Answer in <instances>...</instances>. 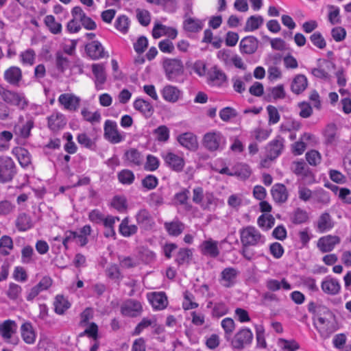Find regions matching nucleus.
Wrapping results in <instances>:
<instances>
[{
    "label": "nucleus",
    "mask_w": 351,
    "mask_h": 351,
    "mask_svg": "<svg viewBox=\"0 0 351 351\" xmlns=\"http://www.w3.org/2000/svg\"><path fill=\"white\" fill-rule=\"evenodd\" d=\"M161 93L165 101L172 103L178 100L180 94V90L176 86L171 85L165 86Z\"/></svg>",
    "instance_id": "obj_40"
},
{
    "label": "nucleus",
    "mask_w": 351,
    "mask_h": 351,
    "mask_svg": "<svg viewBox=\"0 0 351 351\" xmlns=\"http://www.w3.org/2000/svg\"><path fill=\"white\" fill-rule=\"evenodd\" d=\"M134 108L141 113H142L146 117H150L154 113L153 106L147 100L138 98L133 104Z\"/></svg>",
    "instance_id": "obj_32"
},
{
    "label": "nucleus",
    "mask_w": 351,
    "mask_h": 351,
    "mask_svg": "<svg viewBox=\"0 0 351 351\" xmlns=\"http://www.w3.org/2000/svg\"><path fill=\"white\" fill-rule=\"evenodd\" d=\"M221 326L225 332V338L229 339L235 329V324L232 318L226 317L221 321Z\"/></svg>",
    "instance_id": "obj_58"
},
{
    "label": "nucleus",
    "mask_w": 351,
    "mask_h": 351,
    "mask_svg": "<svg viewBox=\"0 0 351 351\" xmlns=\"http://www.w3.org/2000/svg\"><path fill=\"white\" fill-rule=\"evenodd\" d=\"M240 239L243 246H259L265 242V237L255 227L248 226L239 230Z\"/></svg>",
    "instance_id": "obj_2"
},
{
    "label": "nucleus",
    "mask_w": 351,
    "mask_h": 351,
    "mask_svg": "<svg viewBox=\"0 0 351 351\" xmlns=\"http://www.w3.org/2000/svg\"><path fill=\"white\" fill-rule=\"evenodd\" d=\"M32 226L33 223L30 217L25 213L20 214L16 220V226L20 231H26L30 229Z\"/></svg>",
    "instance_id": "obj_44"
},
{
    "label": "nucleus",
    "mask_w": 351,
    "mask_h": 351,
    "mask_svg": "<svg viewBox=\"0 0 351 351\" xmlns=\"http://www.w3.org/2000/svg\"><path fill=\"white\" fill-rule=\"evenodd\" d=\"M81 114L84 120L92 124L99 123L101 121V114L99 111L92 112L87 108H83Z\"/></svg>",
    "instance_id": "obj_50"
},
{
    "label": "nucleus",
    "mask_w": 351,
    "mask_h": 351,
    "mask_svg": "<svg viewBox=\"0 0 351 351\" xmlns=\"http://www.w3.org/2000/svg\"><path fill=\"white\" fill-rule=\"evenodd\" d=\"M308 219V213L300 208L295 209L291 216V221L295 224L305 223Z\"/></svg>",
    "instance_id": "obj_49"
},
{
    "label": "nucleus",
    "mask_w": 351,
    "mask_h": 351,
    "mask_svg": "<svg viewBox=\"0 0 351 351\" xmlns=\"http://www.w3.org/2000/svg\"><path fill=\"white\" fill-rule=\"evenodd\" d=\"M254 339L252 330L246 327L239 329L232 338L230 345L234 350H243L250 346Z\"/></svg>",
    "instance_id": "obj_4"
},
{
    "label": "nucleus",
    "mask_w": 351,
    "mask_h": 351,
    "mask_svg": "<svg viewBox=\"0 0 351 351\" xmlns=\"http://www.w3.org/2000/svg\"><path fill=\"white\" fill-rule=\"evenodd\" d=\"M165 165L176 172H181L185 165V161L182 156H179L171 151H165L161 153Z\"/></svg>",
    "instance_id": "obj_7"
},
{
    "label": "nucleus",
    "mask_w": 351,
    "mask_h": 351,
    "mask_svg": "<svg viewBox=\"0 0 351 351\" xmlns=\"http://www.w3.org/2000/svg\"><path fill=\"white\" fill-rule=\"evenodd\" d=\"M44 23L51 33L59 34L62 32L61 23L57 22L53 15H47L45 17Z\"/></svg>",
    "instance_id": "obj_45"
},
{
    "label": "nucleus",
    "mask_w": 351,
    "mask_h": 351,
    "mask_svg": "<svg viewBox=\"0 0 351 351\" xmlns=\"http://www.w3.org/2000/svg\"><path fill=\"white\" fill-rule=\"evenodd\" d=\"M233 174L234 176H237L241 179L245 180L250 176L251 170L247 165L239 163L234 167Z\"/></svg>",
    "instance_id": "obj_46"
},
{
    "label": "nucleus",
    "mask_w": 351,
    "mask_h": 351,
    "mask_svg": "<svg viewBox=\"0 0 351 351\" xmlns=\"http://www.w3.org/2000/svg\"><path fill=\"white\" fill-rule=\"evenodd\" d=\"M104 129L105 138L111 143L117 144L123 141V138L119 132L115 121L106 120L104 123Z\"/></svg>",
    "instance_id": "obj_11"
},
{
    "label": "nucleus",
    "mask_w": 351,
    "mask_h": 351,
    "mask_svg": "<svg viewBox=\"0 0 351 351\" xmlns=\"http://www.w3.org/2000/svg\"><path fill=\"white\" fill-rule=\"evenodd\" d=\"M267 92L268 93L266 95L265 97L268 101L282 99L286 96V93L282 84L269 88L267 89Z\"/></svg>",
    "instance_id": "obj_41"
},
{
    "label": "nucleus",
    "mask_w": 351,
    "mask_h": 351,
    "mask_svg": "<svg viewBox=\"0 0 351 351\" xmlns=\"http://www.w3.org/2000/svg\"><path fill=\"white\" fill-rule=\"evenodd\" d=\"M257 223L259 227L264 228L265 230H269L273 227L275 223L274 217L271 215H261L257 220Z\"/></svg>",
    "instance_id": "obj_54"
},
{
    "label": "nucleus",
    "mask_w": 351,
    "mask_h": 351,
    "mask_svg": "<svg viewBox=\"0 0 351 351\" xmlns=\"http://www.w3.org/2000/svg\"><path fill=\"white\" fill-rule=\"evenodd\" d=\"M179 143L189 150H195L198 143L197 137L191 132H185L179 135L177 138Z\"/></svg>",
    "instance_id": "obj_27"
},
{
    "label": "nucleus",
    "mask_w": 351,
    "mask_h": 351,
    "mask_svg": "<svg viewBox=\"0 0 351 351\" xmlns=\"http://www.w3.org/2000/svg\"><path fill=\"white\" fill-rule=\"evenodd\" d=\"M164 226L168 234L173 237L180 235L185 228L184 224L178 219L170 222H165Z\"/></svg>",
    "instance_id": "obj_36"
},
{
    "label": "nucleus",
    "mask_w": 351,
    "mask_h": 351,
    "mask_svg": "<svg viewBox=\"0 0 351 351\" xmlns=\"http://www.w3.org/2000/svg\"><path fill=\"white\" fill-rule=\"evenodd\" d=\"M92 71L95 77L96 88L99 90L102 88V85L106 82V75L105 68L103 64H93L92 65Z\"/></svg>",
    "instance_id": "obj_31"
},
{
    "label": "nucleus",
    "mask_w": 351,
    "mask_h": 351,
    "mask_svg": "<svg viewBox=\"0 0 351 351\" xmlns=\"http://www.w3.org/2000/svg\"><path fill=\"white\" fill-rule=\"evenodd\" d=\"M162 66L167 78L174 81L184 73V65L181 60L177 58H167L163 61Z\"/></svg>",
    "instance_id": "obj_5"
},
{
    "label": "nucleus",
    "mask_w": 351,
    "mask_h": 351,
    "mask_svg": "<svg viewBox=\"0 0 351 351\" xmlns=\"http://www.w3.org/2000/svg\"><path fill=\"white\" fill-rule=\"evenodd\" d=\"M204 23L202 20L187 16L183 22V27L189 32H198L203 29Z\"/></svg>",
    "instance_id": "obj_33"
},
{
    "label": "nucleus",
    "mask_w": 351,
    "mask_h": 351,
    "mask_svg": "<svg viewBox=\"0 0 351 351\" xmlns=\"http://www.w3.org/2000/svg\"><path fill=\"white\" fill-rule=\"evenodd\" d=\"M148 301L154 310L161 311L168 305V299L166 293L162 291L149 293L147 295Z\"/></svg>",
    "instance_id": "obj_14"
},
{
    "label": "nucleus",
    "mask_w": 351,
    "mask_h": 351,
    "mask_svg": "<svg viewBox=\"0 0 351 351\" xmlns=\"http://www.w3.org/2000/svg\"><path fill=\"white\" fill-rule=\"evenodd\" d=\"M138 231V226L134 224H130V220L128 217L122 219L119 226V233L124 237H130Z\"/></svg>",
    "instance_id": "obj_34"
},
{
    "label": "nucleus",
    "mask_w": 351,
    "mask_h": 351,
    "mask_svg": "<svg viewBox=\"0 0 351 351\" xmlns=\"http://www.w3.org/2000/svg\"><path fill=\"white\" fill-rule=\"evenodd\" d=\"M56 66L61 73H63L69 67V60L62 52H58L56 54Z\"/></svg>",
    "instance_id": "obj_48"
},
{
    "label": "nucleus",
    "mask_w": 351,
    "mask_h": 351,
    "mask_svg": "<svg viewBox=\"0 0 351 351\" xmlns=\"http://www.w3.org/2000/svg\"><path fill=\"white\" fill-rule=\"evenodd\" d=\"M13 247L12 239L8 236H3L0 239V254L7 256Z\"/></svg>",
    "instance_id": "obj_52"
},
{
    "label": "nucleus",
    "mask_w": 351,
    "mask_h": 351,
    "mask_svg": "<svg viewBox=\"0 0 351 351\" xmlns=\"http://www.w3.org/2000/svg\"><path fill=\"white\" fill-rule=\"evenodd\" d=\"M218 242L211 239L204 241L201 245V250L204 254L215 258L219 254Z\"/></svg>",
    "instance_id": "obj_35"
},
{
    "label": "nucleus",
    "mask_w": 351,
    "mask_h": 351,
    "mask_svg": "<svg viewBox=\"0 0 351 351\" xmlns=\"http://www.w3.org/2000/svg\"><path fill=\"white\" fill-rule=\"evenodd\" d=\"M71 14L75 19H77L82 23V26L85 29L93 30L96 28L97 25L95 21L87 16L80 7H74L71 10Z\"/></svg>",
    "instance_id": "obj_16"
},
{
    "label": "nucleus",
    "mask_w": 351,
    "mask_h": 351,
    "mask_svg": "<svg viewBox=\"0 0 351 351\" xmlns=\"http://www.w3.org/2000/svg\"><path fill=\"white\" fill-rule=\"evenodd\" d=\"M239 274V271L237 269L232 267H226L220 274L219 282L226 288L232 287L236 284Z\"/></svg>",
    "instance_id": "obj_12"
},
{
    "label": "nucleus",
    "mask_w": 351,
    "mask_h": 351,
    "mask_svg": "<svg viewBox=\"0 0 351 351\" xmlns=\"http://www.w3.org/2000/svg\"><path fill=\"white\" fill-rule=\"evenodd\" d=\"M119 262L120 266L124 269L133 268L138 264V259L132 256H119Z\"/></svg>",
    "instance_id": "obj_55"
},
{
    "label": "nucleus",
    "mask_w": 351,
    "mask_h": 351,
    "mask_svg": "<svg viewBox=\"0 0 351 351\" xmlns=\"http://www.w3.org/2000/svg\"><path fill=\"white\" fill-rule=\"evenodd\" d=\"M308 86V80L305 75L302 74L297 75L293 80L291 89V91L297 95L303 92Z\"/></svg>",
    "instance_id": "obj_37"
},
{
    "label": "nucleus",
    "mask_w": 351,
    "mask_h": 351,
    "mask_svg": "<svg viewBox=\"0 0 351 351\" xmlns=\"http://www.w3.org/2000/svg\"><path fill=\"white\" fill-rule=\"evenodd\" d=\"M3 76L8 83L18 86L22 80V71L19 67L12 66L5 71Z\"/></svg>",
    "instance_id": "obj_24"
},
{
    "label": "nucleus",
    "mask_w": 351,
    "mask_h": 351,
    "mask_svg": "<svg viewBox=\"0 0 351 351\" xmlns=\"http://www.w3.org/2000/svg\"><path fill=\"white\" fill-rule=\"evenodd\" d=\"M274 200L278 203H285L289 197L286 186L282 184H274L271 190Z\"/></svg>",
    "instance_id": "obj_29"
},
{
    "label": "nucleus",
    "mask_w": 351,
    "mask_h": 351,
    "mask_svg": "<svg viewBox=\"0 0 351 351\" xmlns=\"http://www.w3.org/2000/svg\"><path fill=\"white\" fill-rule=\"evenodd\" d=\"M130 21L125 15L119 16L115 21V27L121 32L125 34L128 31Z\"/></svg>",
    "instance_id": "obj_62"
},
{
    "label": "nucleus",
    "mask_w": 351,
    "mask_h": 351,
    "mask_svg": "<svg viewBox=\"0 0 351 351\" xmlns=\"http://www.w3.org/2000/svg\"><path fill=\"white\" fill-rule=\"evenodd\" d=\"M23 340L27 344H34L36 341V334L31 322H24L20 328Z\"/></svg>",
    "instance_id": "obj_26"
},
{
    "label": "nucleus",
    "mask_w": 351,
    "mask_h": 351,
    "mask_svg": "<svg viewBox=\"0 0 351 351\" xmlns=\"http://www.w3.org/2000/svg\"><path fill=\"white\" fill-rule=\"evenodd\" d=\"M264 23V19L261 15H253L247 19L244 27L246 32H254L261 27Z\"/></svg>",
    "instance_id": "obj_39"
},
{
    "label": "nucleus",
    "mask_w": 351,
    "mask_h": 351,
    "mask_svg": "<svg viewBox=\"0 0 351 351\" xmlns=\"http://www.w3.org/2000/svg\"><path fill=\"white\" fill-rule=\"evenodd\" d=\"M341 241L340 238L335 235H327L321 237L317 242V247L322 252H331L336 245Z\"/></svg>",
    "instance_id": "obj_20"
},
{
    "label": "nucleus",
    "mask_w": 351,
    "mask_h": 351,
    "mask_svg": "<svg viewBox=\"0 0 351 351\" xmlns=\"http://www.w3.org/2000/svg\"><path fill=\"white\" fill-rule=\"evenodd\" d=\"M160 161L157 157L148 154L144 164V169L148 171H154L159 167Z\"/></svg>",
    "instance_id": "obj_57"
},
{
    "label": "nucleus",
    "mask_w": 351,
    "mask_h": 351,
    "mask_svg": "<svg viewBox=\"0 0 351 351\" xmlns=\"http://www.w3.org/2000/svg\"><path fill=\"white\" fill-rule=\"evenodd\" d=\"M86 51L88 56L93 60H98L108 56L101 43L97 40L87 44L86 45Z\"/></svg>",
    "instance_id": "obj_17"
},
{
    "label": "nucleus",
    "mask_w": 351,
    "mask_h": 351,
    "mask_svg": "<svg viewBox=\"0 0 351 351\" xmlns=\"http://www.w3.org/2000/svg\"><path fill=\"white\" fill-rule=\"evenodd\" d=\"M278 345L282 350L287 351H296L300 348L299 344L295 341H288L284 339H280Z\"/></svg>",
    "instance_id": "obj_63"
},
{
    "label": "nucleus",
    "mask_w": 351,
    "mask_h": 351,
    "mask_svg": "<svg viewBox=\"0 0 351 351\" xmlns=\"http://www.w3.org/2000/svg\"><path fill=\"white\" fill-rule=\"evenodd\" d=\"M256 339L257 346L261 348H265L267 343L265 338V329L262 325H256Z\"/></svg>",
    "instance_id": "obj_60"
},
{
    "label": "nucleus",
    "mask_w": 351,
    "mask_h": 351,
    "mask_svg": "<svg viewBox=\"0 0 351 351\" xmlns=\"http://www.w3.org/2000/svg\"><path fill=\"white\" fill-rule=\"evenodd\" d=\"M16 324L13 320L7 319L0 323V335L8 342L10 341L12 335L16 333Z\"/></svg>",
    "instance_id": "obj_23"
},
{
    "label": "nucleus",
    "mask_w": 351,
    "mask_h": 351,
    "mask_svg": "<svg viewBox=\"0 0 351 351\" xmlns=\"http://www.w3.org/2000/svg\"><path fill=\"white\" fill-rule=\"evenodd\" d=\"M20 58L23 64L32 65L36 58L35 51L32 49H28L21 53Z\"/></svg>",
    "instance_id": "obj_61"
},
{
    "label": "nucleus",
    "mask_w": 351,
    "mask_h": 351,
    "mask_svg": "<svg viewBox=\"0 0 351 351\" xmlns=\"http://www.w3.org/2000/svg\"><path fill=\"white\" fill-rule=\"evenodd\" d=\"M49 128L56 132L64 128L66 124V119L64 115L59 112H53L47 118Z\"/></svg>",
    "instance_id": "obj_21"
},
{
    "label": "nucleus",
    "mask_w": 351,
    "mask_h": 351,
    "mask_svg": "<svg viewBox=\"0 0 351 351\" xmlns=\"http://www.w3.org/2000/svg\"><path fill=\"white\" fill-rule=\"evenodd\" d=\"M321 288L325 293L334 295L339 293L341 285L337 279L326 277L322 281Z\"/></svg>",
    "instance_id": "obj_25"
},
{
    "label": "nucleus",
    "mask_w": 351,
    "mask_h": 351,
    "mask_svg": "<svg viewBox=\"0 0 351 351\" xmlns=\"http://www.w3.org/2000/svg\"><path fill=\"white\" fill-rule=\"evenodd\" d=\"M335 69V65L334 63L330 61H325L322 66L313 69L311 73L317 78L327 80L330 77L329 72Z\"/></svg>",
    "instance_id": "obj_30"
},
{
    "label": "nucleus",
    "mask_w": 351,
    "mask_h": 351,
    "mask_svg": "<svg viewBox=\"0 0 351 351\" xmlns=\"http://www.w3.org/2000/svg\"><path fill=\"white\" fill-rule=\"evenodd\" d=\"M23 117H19V122L14 125V132L15 134L21 138H27L30 136L31 130L34 128V122L33 119H29L25 122L22 123Z\"/></svg>",
    "instance_id": "obj_15"
},
{
    "label": "nucleus",
    "mask_w": 351,
    "mask_h": 351,
    "mask_svg": "<svg viewBox=\"0 0 351 351\" xmlns=\"http://www.w3.org/2000/svg\"><path fill=\"white\" fill-rule=\"evenodd\" d=\"M16 174L15 165L8 156L0 157V182L11 181Z\"/></svg>",
    "instance_id": "obj_6"
},
{
    "label": "nucleus",
    "mask_w": 351,
    "mask_h": 351,
    "mask_svg": "<svg viewBox=\"0 0 351 351\" xmlns=\"http://www.w3.org/2000/svg\"><path fill=\"white\" fill-rule=\"evenodd\" d=\"M315 324L321 337L324 339L328 338L337 330L335 316L330 319L320 317L318 319V322H315Z\"/></svg>",
    "instance_id": "obj_8"
},
{
    "label": "nucleus",
    "mask_w": 351,
    "mask_h": 351,
    "mask_svg": "<svg viewBox=\"0 0 351 351\" xmlns=\"http://www.w3.org/2000/svg\"><path fill=\"white\" fill-rule=\"evenodd\" d=\"M119 181L123 184L130 185L133 183L135 176L134 173L129 169H123L117 175Z\"/></svg>",
    "instance_id": "obj_53"
},
{
    "label": "nucleus",
    "mask_w": 351,
    "mask_h": 351,
    "mask_svg": "<svg viewBox=\"0 0 351 351\" xmlns=\"http://www.w3.org/2000/svg\"><path fill=\"white\" fill-rule=\"evenodd\" d=\"M53 305L55 312L59 315L64 314L71 306L69 302L63 295H60L56 297Z\"/></svg>",
    "instance_id": "obj_43"
},
{
    "label": "nucleus",
    "mask_w": 351,
    "mask_h": 351,
    "mask_svg": "<svg viewBox=\"0 0 351 351\" xmlns=\"http://www.w3.org/2000/svg\"><path fill=\"white\" fill-rule=\"evenodd\" d=\"M0 96L5 103L16 106L18 109L21 110H25L29 104L27 99L23 93L0 87Z\"/></svg>",
    "instance_id": "obj_3"
},
{
    "label": "nucleus",
    "mask_w": 351,
    "mask_h": 351,
    "mask_svg": "<svg viewBox=\"0 0 351 351\" xmlns=\"http://www.w3.org/2000/svg\"><path fill=\"white\" fill-rule=\"evenodd\" d=\"M142 186L147 190L155 189L158 184V179L153 175L146 176L141 181Z\"/></svg>",
    "instance_id": "obj_64"
},
{
    "label": "nucleus",
    "mask_w": 351,
    "mask_h": 351,
    "mask_svg": "<svg viewBox=\"0 0 351 351\" xmlns=\"http://www.w3.org/2000/svg\"><path fill=\"white\" fill-rule=\"evenodd\" d=\"M22 288L20 285L11 282L9 284L8 289L6 291L7 296L12 300H17L21 295Z\"/></svg>",
    "instance_id": "obj_59"
},
{
    "label": "nucleus",
    "mask_w": 351,
    "mask_h": 351,
    "mask_svg": "<svg viewBox=\"0 0 351 351\" xmlns=\"http://www.w3.org/2000/svg\"><path fill=\"white\" fill-rule=\"evenodd\" d=\"M228 80L226 74L217 66L211 67L207 72V82L213 86H223Z\"/></svg>",
    "instance_id": "obj_10"
},
{
    "label": "nucleus",
    "mask_w": 351,
    "mask_h": 351,
    "mask_svg": "<svg viewBox=\"0 0 351 351\" xmlns=\"http://www.w3.org/2000/svg\"><path fill=\"white\" fill-rule=\"evenodd\" d=\"M124 158L128 165L130 167L141 166L143 165L144 159L140 152L136 149H130L125 152Z\"/></svg>",
    "instance_id": "obj_28"
},
{
    "label": "nucleus",
    "mask_w": 351,
    "mask_h": 351,
    "mask_svg": "<svg viewBox=\"0 0 351 351\" xmlns=\"http://www.w3.org/2000/svg\"><path fill=\"white\" fill-rule=\"evenodd\" d=\"M285 140L280 136H277L274 140L270 141L266 147L267 158L270 160L278 158L284 149Z\"/></svg>",
    "instance_id": "obj_13"
},
{
    "label": "nucleus",
    "mask_w": 351,
    "mask_h": 351,
    "mask_svg": "<svg viewBox=\"0 0 351 351\" xmlns=\"http://www.w3.org/2000/svg\"><path fill=\"white\" fill-rule=\"evenodd\" d=\"M240 49L241 53L245 54H252L258 49V40L253 36L244 37L240 42Z\"/></svg>",
    "instance_id": "obj_22"
},
{
    "label": "nucleus",
    "mask_w": 351,
    "mask_h": 351,
    "mask_svg": "<svg viewBox=\"0 0 351 351\" xmlns=\"http://www.w3.org/2000/svg\"><path fill=\"white\" fill-rule=\"evenodd\" d=\"M80 99L69 93L61 94L58 97V102L69 111H75L80 106Z\"/></svg>",
    "instance_id": "obj_19"
},
{
    "label": "nucleus",
    "mask_w": 351,
    "mask_h": 351,
    "mask_svg": "<svg viewBox=\"0 0 351 351\" xmlns=\"http://www.w3.org/2000/svg\"><path fill=\"white\" fill-rule=\"evenodd\" d=\"M192 254L193 253L191 250L180 248L176 255V262L180 265L189 263Z\"/></svg>",
    "instance_id": "obj_51"
},
{
    "label": "nucleus",
    "mask_w": 351,
    "mask_h": 351,
    "mask_svg": "<svg viewBox=\"0 0 351 351\" xmlns=\"http://www.w3.org/2000/svg\"><path fill=\"white\" fill-rule=\"evenodd\" d=\"M314 202L322 205H328L330 202V193L322 189L313 191Z\"/></svg>",
    "instance_id": "obj_47"
},
{
    "label": "nucleus",
    "mask_w": 351,
    "mask_h": 351,
    "mask_svg": "<svg viewBox=\"0 0 351 351\" xmlns=\"http://www.w3.org/2000/svg\"><path fill=\"white\" fill-rule=\"evenodd\" d=\"M135 219L141 228L145 230H151L155 224L149 212L145 208L138 211L135 215Z\"/></svg>",
    "instance_id": "obj_18"
},
{
    "label": "nucleus",
    "mask_w": 351,
    "mask_h": 351,
    "mask_svg": "<svg viewBox=\"0 0 351 351\" xmlns=\"http://www.w3.org/2000/svg\"><path fill=\"white\" fill-rule=\"evenodd\" d=\"M265 286L270 291H277L282 288L285 290L291 289V285L285 278H282L281 281L276 279H268L265 282Z\"/></svg>",
    "instance_id": "obj_38"
},
{
    "label": "nucleus",
    "mask_w": 351,
    "mask_h": 351,
    "mask_svg": "<svg viewBox=\"0 0 351 351\" xmlns=\"http://www.w3.org/2000/svg\"><path fill=\"white\" fill-rule=\"evenodd\" d=\"M202 145L209 152H220L226 145V138L220 131L213 130L204 134Z\"/></svg>",
    "instance_id": "obj_1"
},
{
    "label": "nucleus",
    "mask_w": 351,
    "mask_h": 351,
    "mask_svg": "<svg viewBox=\"0 0 351 351\" xmlns=\"http://www.w3.org/2000/svg\"><path fill=\"white\" fill-rule=\"evenodd\" d=\"M334 226V223L328 213L321 215L317 221V228L322 233L330 230Z\"/></svg>",
    "instance_id": "obj_42"
},
{
    "label": "nucleus",
    "mask_w": 351,
    "mask_h": 351,
    "mask_svg": "<svg viewBox=\"0 0 351 351\" xmlns=\"http://www.w3.org/2000/svg\"><path fill=\"white\" fill-rule=\"evenodd\" d=\"M120 310L122 315L125 317H136L141 315L143 308L139 301L128 299L122 304Z\"/></svg>",
    "instance_id": "obj_9"
},
{
    "label": "nucleus",
    "mask_w": 351,
    "mask_h": 351,
    "mask_svg": "<svg viewBox=\"0 0 351 351\" xmlns=\"http://www.w3.org/2000/svg\"><path fill=\"white\" fill-rule=\"evenodd\" d=\"M325 141L327 144H332L336 141L337 128L335 124H329L326 126L324 132Z\"/></svg>",
    "instance_id": "obj_56"
}]
</instances>
